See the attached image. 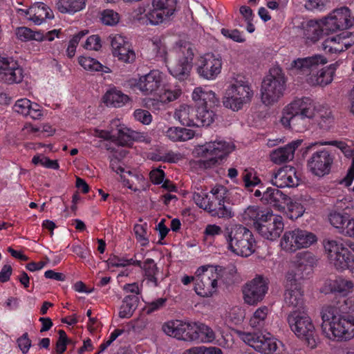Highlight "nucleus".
<instances>
[{"label":"nucleus","mask_w":354,"mask_h":354,"mask_svg":"<svg viewBox=\"0 0 354 354\" xmlns=\"http://www.w3.org/2000/svg\"><path fill=\"white\" fill-rule=\"evenodd\" d=\"M326 63L324 56L315 55L293 60L288 70L291 74L304 76L305 81L310 86H325L332 82L337 69L336 64L319 69Z\"/></svg>","instance_id":"1"},{"label":"nucleus","mask_w":354,"mask_h":354,"mask_svg":"<svg viewBox=\"0 0 354 354\" xmlns=\"http://www.w3.org/2000/svg\"><path fill=\"white\" fill-rule=\"evenodd\" d=\"M308 252H301L297 255V260L293 261L286 276L285 303L292 310H306L302 281L306 277L308 270Z\"/></svg>","instance_id":"2"},{"label":"nucleus","mask_w":354,"mask_h":354,"mask_svg":"<svg viewBox=\"0 0 354 354\" xmlns=\"http://www.w3.org/2000/svg\"><path fill=\"white\" fill-rule=\"evenodd\" d=\"M346 309L328 305L322 310V329L330 339L347 340L354 337V317L344 315Z\"/></svg>","instance_id":"3"},{"label":"nucleus","mask_w":354,"mask_h":354,"mask_svg":"<svg viewBox=\"0 0 354 354\" xmlns=\"http://www.w3.org/2000/svg\"><path fill=\"white\" fill-rule=\"evenodd\" d=\"M314 115V101L309 97L297 98L283 109L280 123L285 128L303 132L309 128Z\"/></svg>","instance_id":"4"},{"label":"nucleus","mask_w":354,"mask_h":354,"mask_svg":"<svg viewBox=\"0 0 354 354\" xmlns=\"http://www.w3.org/2000/svg\"><path fill=\"white\" fill-rule=\"evenodd\" d=\"M158 53L164 57L169 73L179 80H186L190 73L194 56L192 45L186 41L177 42L169 52L164 46L160 48Z\"/></svg>","instance_id":"5"},{"label":"nucleus","mask_w":354,"mask_h":354,"mask_svg":"<svg viewBox=\"0 0 354 354\" xmlns=\"http://www.w3.org/2000/svg\"><path fill=\"white\" fill-rule=\"evenodd\" d=\"M223 236L227 250L236 255L248 257L255 250L256 241L252 232L242 225H226Z\"/></svg>","instance_id":"6"},{"label":"nucleus","mask_w":354,"mask_h":354,"mask_svg":"<svg viewBox=\"0 0 354 354\" xmlns=\"http://www.w3.org/2000/svg\"><path fill=\"white\" fill-rule=\"evenodd\" d=\"M254 95L251 84L245 80L234 78L230 81L222 97L224 107L236 112L249 104Z\"/></svg>","instance_id":"7"},{"label":"nucleus","mask_w":354,"mask_h":354,"mask_svg":"<svg viewBox=\"0 0 354 354\" xmlns=\"http://www.w3.org/2000/svg\"><path fill=\"white\" fill-rule=\"evenodd\" d=\"M234 149L235 145L231 141L217 138L198 146L196 153L201 158L203 166L207 169L222 163Z\"/></svg>","instance_id":"8"},{"label":"nucleus","mask_w":354,"mask_h":354,"mask_svg":"<svg viewBox=\"0 0 354 354\" xmlns=\"http://www.w3.org/2000/svg\"><path fill=\"white\" fill-rule=\"evenodd\" d=\"M328 259L339 271L354 269V256L347 246L354 252V243L348 241L346 245L341 240H327L324 244Z\"/></svg>","instance_id":"9"},{"label":"nucleus","mask_w":354,"mask_h":354,"mask_svg":"<svg viewBox=\"0 0 354 354\" xmlns=\"http://www.w3.org/2000/svg\"><path fill=\"white\" fill-rule=\"evenodd\" d=\"M245 344L261 354H279L286 350L285 344L270 333H246L236 330Z\"/></svg>","instance_id":"10"},{"label":"nucleus","mask_w":354,"mask_h":354,"mask_svg":"<svg viewBox=\"0 0 354 354\" xmlns=\"http://www.w3.org/2000/svg\"><path fill=\"white\" fill-rule=\"evenodd\" d=\"M286 89V78L281 68L272 67L264 78L261 88V98L265 105H272L283 96Z\"/></svg>","instance_id":"11"},{"label":"nucleus","mask_w":354,"mask_h":354,"mask_svg":"<svg viewBox=\"0 0 354 354\" xmlns=\"http://www.w3.org/2000/svg\"><path fill=\"white\" fill-rule=\"evenodd\" d=\"M287 320L291 330L298 338L312 348L316 346L315 328L306 310H292Z\"/></svg>","instance_id":"12"},{"label":"nucleus","mask_w":354,"mask_h":354,"mask_svg":"<svg viewBox=\"0 0 354 354\" xmlns=\"http://www.w3.org/2000/svg\"><path fill=\"white\" fill-rule=\"evenodd\" d=\"M220 267L203 266L196 271L194 290L198 295L203 297L212 296L217 287L218 279L221 277Z\"/></svg>","instance_id":"13"},{"label":"nucleus","mask_w":354,"mask_h":354,"mask_svg":"<svg viewBox=\"0 0 354 354\" xmlns=\"http://www.w3.org/2000/svg\"><path fill=\"white\" fill-rule=\"evenodd\" d=\"M284 229L283 218L271 211L263 212L256 223V230L263 238L269 241H276Z\"/></svg>","instance_id":"14"},{"label":"nucleus","mask_w":354,"mask_h":354,"mask_svg":"<svg viewBox=\"0 0 354 354\" xmlns=\"http://www.w3.org/2000/svg\"><path fill=\"white\" fill-rule=\"evenodd\" d=\"M182 95L180 86L171 84H162L155 97L143 99V106L153 113L165 109L166 106L176 100Z\"/></svg>","instance_id":"15"},{"label":"nucleus","mask_w":354,"mask_h":354,"mask_svg":"<svg viewBox=\"0 0 354 354\" xmlns=\"http://www.w3.org/2000/svg\"><path fill=\"white\" fill-rule=\"evenodd\" d=\"M223 61L218 54L208 53L201 55L196 63V70L200 77L212 81L221 73Z\"/></svg>","instance_id":"16"},{"label":"nucleus","mask_w":354,"mask_h":354,"mask_svg":"<svg viewBox=\"0 0 354 354\" xmlns=\"http://www.w3.org/2000/svg\"><path fill=\"white\" fill-rule=\"evenodd\" d=\"M164 80V74L158 70H151L148 73L132 80L131 86L138 90L143 95L156 96L161 88Z\"/></svg>","instance_id":"17"},{"label":"nucleus","mask_w":354,"mask_h":354,"mask_svg":"<svg viewBox=\"0 0 354 354\" xmlns=\"http://www.w3.org/2000/svg\"><path fill=\"white\" fill-rule=\"evenodd\" d=\"M177 0H152L149 11L151 25H159L169 21L177 10Z\"/></svg>","instance_id":"18"},{"label":"nucleus","mask_w":354,"mask_h":354,"mask_svg":"<svg viewBox=\"0 0 354 354\" xmlns=\"http://www.w3.org/2000/svg\"><path fill=\"white\" fill-rule=\"evenodd\" d=\"M268 289V279L261 275H257L243 287V294L245 302L249 305L257 304L263 300Z\"/></svg>","instance_id":"19"},{"label":"nucleus","mask_w":354,"mask_h":354,"mask_svg":"<svg viewBox=\"0 0 354 354\" xmlns=\"http://www.w3.org/2000/svg\"><path fill=\"white\" fill-rule=\"evenodd\" d=\"M333 156L326 149L316 151L308 160V169L312 174L318 177L328 175L333 163Z\"/></svg>","instance_id":"20"},{"label":"nucleus","mask_w":354,"mask_h":354,"mask_svg":"<svg viewBox=\"0 0 354 354\" xmlns=\"http://www.w3.org/2000/svg\"><path fill=\"white\" fill-rule=\"evenodd\" d=\"M322 21L324 30L331 32L348 28L353 25L350 10L346 7H341L333 10Z\"/></svg>","instance_id":"21"},{"label":"nucleus","mask_w":354,"mask_h":354,"mask_svg":"<svg viewBox=\"0 0 354 354\" xmlns=\"http://www.w3.org/2000/svg\"><path fill=\"white\" fill-rule=\"evenodd\" d=\"M24 78L23 68L11 57L0 55V82L8 84L20 83Z\"/></svg>","instance_id":"22"},{"label":"nucleus","mask_w":354,"mask_h":354,"mask_svg":"<svg viewBox=\"0 0 354 354\" xmlns=\"http://www.w3.org/2000/svg\"><path fill=\"white\" fill-rule=\"evenodd\" d=\"M113 55L118 60L131 63L136 59V54L128 39L123 35L115 34L110 36Z\"/></svg>","instance_id":"23"},{"label":"nucleus","mask_w":354,"mask_h":354,"mask_svg":"<svg viewBox=\"0 0 354 354\" xmlns=\"http://www.w3.org/2000/svg\"><path fill=\"white\" fill-rule=\"evenodd\" d=\"M354 43V33L345 31L341 34L326 39L323 44V49L329 53L344 51Z\"/></svg>","instance_id":"24"},{"label":"nucleus","mask_w":354,"mask_h":354,"mask_svg":"<svg viewBox=\"0 0 354 354\" xmlns=\"http://www.w3.org/2000/svg\"><path fill=\"white\" fill-rule=\"evenodd\" d=\"M354 290V282L342 277H336L334 279L325 281L321 292L325 294L335 293L342 297H346Z\"/></svg>","instance_id":"25"},{"label":"nucleus","mask_w":354,"mask_h":354,"mask_svg":"<svg viewBox=\"0 0 354 354\" xmlns=\"http://www.w3.org/2000/svg\"><path fill=\"white\" fill-rule=\"evenodd\" d=\"M271 182L277 187H294L299 185V178L293 167L285 166L273 174Z\"/></svg>","instance_id":"26"},{"label":"nucleus","mask_w":354,"mask_h":354,"mask_svg":"<svg viewBox=\"0 0 354 354\" xmlns=\"http://www.w3.org/2000/svg\"><path fill=\"white\" fill-rule=\"evenodd\" d=\"M322 21V20L313 19L304 21L296 28L306 43H314L319 40L322 32L325 30Z\"/></svg>","instance_id":"27"},{"label":"nucleus","mask_w":354,"mask_h":354,"mask_svg":"<svg viewBox=\"0 0 354 354\" xmlns=\"http://www.w3.org/2000/svg\"><path fill=\"white\" fill-rule=\"evenodd\" d=\"M192 322L182 320H172L166 322L162 326L164 333L178 339L189 340Z\"/></svg>","instance_id":"28"},{"label":"nucleus","mask_w":354,"mask_h":354,"mask_svg":"<svg viewBox=\"0 0 354 354\" xmlns=\"http://www.w3.org/2000/svg\"><path fill=\"white\" fill-rule=\"evenodd\" d=\"M13 109L16 113L24 117H30L33 120H40L43 116L41 106L27 98L17 100L14 104Z\"/></svg>","instance_id":"29"},{"label":"nucleus","mask_w":354,"mask_h":354,"mask_svg":"<svg viewBox=\"0 0 354 354\" xmlns=\"http://www.w3.org/2000/svg\"><path fill=\"white\" fill-rule=\"evenodd\" d=\"M321 145H333L341 150L346 157H353L351 165L347 171L346 176L340 180L339 183L345 187H349L354 180V147L348 146L344 141L333 140L320 143Z\"/></svg>","instance_id":"30"},{"label":"nucleus","mask_w":354,"mask_h":354,"mask_svg":"<svg viewBox=\"0 0 354 354\" xmlns=\"http://www.w3.org/2000/svg\"><path fill=\"white\" fill-rule=\"evenodd\" d=\"M191 334L188 336L190 341H198L205 344L213 343L216 333L209 326L201 322H192Z\"/></svg>","instance_id":"31"},{"label":"nucleus","mask_w":354,"mask_h":354,"mask_svg":"<svg viewBox=\"0 0 354 354\" xmlns=\"http://www.w3.org/2000/svg\"><path fill=\"white\" fill-rule=\"evenodd\" d=\"M27 19L36 25L41 24L46 19L53 17L51 10L44 3L37 2L30 6L28 10H23Z\"/></svg>","instance_id":"32"},{"label":"nucleus","mask_w":354,"mask_h":354,"mask_svg":"<svg viewBox=\"0 0 354 354\" xmlns=\"http://www.w3.org/2000/svg\"><path fill=\"white\" fill-rule=\"evenodd\" d=\"M192 97L198 107H212L219 102L216 93L207 86L195 88L192 92Z\"/></svg>","instance_id":"33"},{"label":"nucleus","mask_w":354,"mask_h":354,"mask_svg":"<svg viewBox=\"0 0 354 354\" xmlns=\"http://www.w3.org/2000/svg\"><path fill=\"white\" fill-rule=\"evenodd\" d=\"M301 144V140H295L283 147L273 150L270 155V160L275 164H281L292 160L294 153Z\"/></svg>","instance_id":"34"},{"label":"nucleus","mask_w":354,"mask_h":354,"mask_svg":"<svg viewBox=\"0 0 354 354\" xmlns=\"http://www.w3.org/2000/svg\"><path fill=\"white\" fill-rule=\"evenodd\" d=\"M211 199L215 202L216 205V214L220 218L232 217L231 210L225 206L224 200L227 196V189L221 185L214 187L211 191Z\"/></svg>","instance_id":"35"},{"label":"nucleus","mask_w":354,"mask_h":354,"mask_svg":"<svg viewBox=\"0 0 354 354\" xmlns=\"http://www.w3.org/2000/svg\"><path fill=\"white\" fill-rule=\"evenodd\" d=\"M288 200L287 195L274 187H268L261 198V201L263 203L270 205L278 209H284Z\"/></svg>","instance_id":"36"},{"label":"nucleus","mask_w":354,"mask_h":354,"mask_svg":"<svg viewBox=\"0 0 354 354\" xmlns=\"http://www.w3.org/2000/svg\"><path fill=\"white\" fill-rule=\"evenodd\" d=\"M196 114L192 106L182 104L174 111V118L183 126L195 127L200 124L195 122Z\"/></svg>","instance_id":"37"},{"label":"nucleus","mask_w":354,"mask_h":354,"mask_svg":"<svg viewBox=\"0 0 354 354\" xmlns=\"http://www.w3.org/2000/svg\"><path fill=\"white\" fill-rule=\"evenodd\" d=\"M129 97L115 88L109 89L103 96V102L108 106L122 107L129 101Z\"/></svg>","instance_id":"38"},{"label":"nucleus","mask_w":354,"mask_h":354,"mask_svg":"<svg viewBox=\"0 0 354 354\" xmlns=\"http://www.w3.org/2000/svg\"><path fill=\"white\" fill-rule=\"evenodd\" d=\"M314 115V117L312 118L313 122L317 124L322 129H328L334 123V118L331 111L325 107L318 108L315 102Z\"/></svg>","instance_id":"39"},{"label":"nucleus","mask_w":354,"mask_h":354,"mask_svg":"<svg viewBox=\"0 0 354 354\" xmlns=\"http://www.w3.org/2000/svg\"><path fill=\"white\" fill-rule=\"evenodd\" d=\"M270 310L267 306L257 308L249 319V325L254 329L264 328L270 322Z\"/></svg>","instance_id":"40"},{"label":"nucleus","mask_w":354,"mask_h":354,"mask_svg":"<svg viewBox=\"0 0 354 354\" xmlns=\"http://www.w3.org/2000/svg\"><path fill=\"white\" fill-rule=\"evenodd\" d=\"M78 63L87 71H97L104 73H109L111 71L109 67L102 65L98 60L91 57L80 56L78 57Z\"/></svg>","instance_id":"41"},{"label":"nucleus","mask_w":354,"mask_h":354,"mask_svg":"<svg viewBox=\"0 0 354 354\" xmlns=\"http://www.w3.org/2000/svg\"><path fill=\"white\" fill-rule=\"evenodd\" d=\"M297 230L286 231L283 233L280 240L281 248L288 252H294L297 250H299L298 245Z\"/></svg>","instance_id":"42"},{"label":"nucleus","mask_w":354,"mask_h":354,"mask_svg":"<svg viewBox=\"0 0 354 354\" xmlns=\"http://www.w3.org/2000/svg\"><path fill=\"white\" fill-rule=\"evenodd\" d=\"M165 136L174 142H185L194 136V131L185 128L173 127L168 128L165 131Z\"/></svg>","instance_id":"43"},{"label":"nucleus","mask_w":354,"mask_h":354,"mask_svg":"<svg viewBox=\"0 0 354 354\" xmlns=\"http://www.w3.org/2000/svg\"><path fill=\"white\" fill-rule=\"evenodd\" d=\"M56 7L62 13L73 14L85 7V0H57Z\"/></svg>","instance_id":"44"},{"label":"nucleus","mask_w":354,"mask_h":354,"mask_svg":"<svg viewBox=\"0 0 354 354\" xmlns=\"http://www.w3.org/2000/svg\"><path fill=\"white\" fill-rule=\"evenodd\" d=\"M194 203L198 207L209 212L216 210V205L211 197L204 192H194L192 196Z\"/></svg>","instance_id":"45"},{"label":"nucleus","mask_w":354,"mask_h":354,"mask_svg":"<svg viewBox=\"0 0 354 354\" xmlns=\"http://www.w3.org/2000/svg\"><path fill=\"white\" fill-rule=\"evenodd\" d=\"M138 266L143 270L148 282L151 283L153 286H157L158 281L156 274L158 268L154 260L152 259H147L143 263L140 262V266Z\"/></svg>","instance_id":"46"},{"label":"nucleus","mask_w":354,"mask_h":354,"mask_svg":"<svg viewBox=\"0 0 354 354\" xmlns=\"http://www.w3.org/2000/svg\"><path fill=\"white\" fill-rule=\"evenodd\" d=\"M244 317L245 313L243 310L239 307L235 306L230 308V310L225 313L223 317V320L227 326L232 327L241 324Z\"/></svg>","instance_id":"47"},{"label":"nucleus","mask_w":354,"mask_h":354,"mask_svg":"<svg viewBox=\"0 0 354 354\" xmlns=\"http://www.w3.org/2000/svg\"><path fill=\"white\" fill-rule=\"evenodd\" d=\"M138 298L136 296L129 295L124 298L120 308L119 316L121 318H129L131 317L137 307Z\"/></svg>","instance_id":"48"},{"label":"nucleus","mask_w":354,"mask_h":354,"mask_svg":"<svg viewBox=\"0 0 354 354\" xmlns=\"http://www.w3.org/2000/svg\"><path fill=\"white\" fill-rule=\"evenodd\" d=\"M15 35L18 39L21 41H28L35 40L42 41V32L39 31H33L27 27H19L17 28Z\"/></svg>","instance_id":"49"},{"label":"nucleus","mask_w":354,"mask_h":354,"mask_svg":"<svg viewBox=\"0 0 354 354\" xmlns=\"http://www.w3.org/2000/svg\"><path fill=\"white\" fill-rule=\"evenodd\" d=\"M209 106H201L197 109L196 120L202 126L208 127L215 120V113Z\"/></svg>","instance_id":"50"},{"label":"nucleus","mask_w":354,"mask_h":354,"mask_svg":"<svg viewBox=\"0 0 354 354\" xmlns=\"http://www.w3.org/2000/svg\"><path fill=\"white\" fill-rule=\"evenodd\" d=\"M107 266L109 268H124L129 266H140V261L136 260L133 258L127 259L124 257H118L116 255H111L106 261Z\"/></svg>","instance_id":"51"},{"label":"nucleus","mask_w":354,"mask_h":354,"mask_svg":"<svg viewBox=\"0 0 354 354\" xmlns=\"http://www.w3.org/2000/svg\"><path fill=\"white\" fill-rule=\"evenodd\" d=\"M286 206L288 209V217L292 220L301 217L305 212V207L299 201L293 200L289 197L287 203H286Z\"/></svg>","instance_id":"52"},{"label":"nucleus","mask_w":354,"mask_h":354,"mask_svg":"<svg viewBox=\"0 0 354 354\" xmlns=\"http://www.w3.org/2000/svg\"><path fill=\"white\" fill-rule=\"evenodd\" d=\"M296 230L297 239L299 241L298 243L299 250L307 248L316 243L317 237L313 233L299 228H297Z\"/></svg>","instance_id":"53"},{"label":"nucleus","mask_w":354,"mask_h":354,"mask_svg":"<svg viewBox=\"0 0 354 354\" xmlns=\"http://www.w3.org/2000/svg\"><path fill=\"white\" fill-rule=\"evenodd\" d=\"M114 130V138H123L124 137H131L133 131L125 124L122 123L120 119L115 118L110 122L109 130Z\"/></svg>","instance_id":"54"},{"label":"nucleus","mask_w":354,"mask_h":354,"mask_svg":"<svg viewBox=\"0 0 354 354\" xmlns=\"http://www.w3.org/2000/svg\"><path fill=\"white\" fill-rule=\"evenodd\" d=\"M110 166L113 171L120 175V180L123 183L124 186L128 187L135 192L138 190L137 187H134L133 183H131L129 180L126 179L124 174H127V171L125 170V169L120 165L118 160L115 159L111 160Z\"/></svg>","instance_id":"55"},{"label":"nucleus","mask_w":354,"mask_h":354,"mask_svg":"<svg viewBox=\"0 0 354 354\" xmlns=\"http://www.w3.org/2000/svg\"><path fill=\"white\" fill-rule=\"evenodd\" d=\"M242 178L245 187L250 191L261 183V180L257 176L256 171L251 168L245 169L243 171Z\"/></svg>","instance_id":"56"},{"label":"nucleus","mask_w":354,"mask_h":354,"mask_svg":"<svg viewBox=\"0 0 354 354\" xmlns=\"http://www.w3.org/2000/svg\"><path fill=\"white\" fill-rule=\"evenodd\" d=\"M350 215L347 213L333 212L329 214L328 218L331 225L339 232L346 223Z\"/></svg>","instance_id":"57"},{"label":"nucleus","mask_w":354,"mask_h":354,"mask_svg":"<svg viewBox=\"0 0 354 354\" xmlns=\"http://www.w3.org/2000/svg\"><path fill=\"white\" fill-rule=\"evenodd\" d=\"M258 206L252 205L247 207L242 214L243 220L245 222H253L256 228V223L261 217V214Z\"/></svg>","instance_id":"58"},{"label":"nucleus","mask_w":354,"mask_h":354,"mask_svg":"<svg viewBox=\"0 0 354 354\" xmlns=\"http://www.w3.org/2000/svg\"><path fill=\"white\" fill-rule=\"evenodd\" d=\"M133 230L136 239L140 244L142 246H147L149 243L147 232V224H136Z\"/></svg>","instance_id":"59"},{"label":"nucleus","mask_w":354,"mask_h":354,"mask_svg":"<svg viewBox=\"0 0 354 354\" xmlns=\"http://www.w3.org/2000/svg\"><path fill=\"white\" fill-rule=\"evenodd\" d=\"M183 354H223V351L218 347L201 346L187 349Z\"/></svg>","instance_id":"60"},{"label":"nucleus","mask_w":354,"mask_h":354,"mask_svg":"<svg viewBox=\"0 0 354 354\" xmlns=\"http://www.w3.org/2000/svg\"><path fill=\"white\" fill-rule=\"evenodd\" d=\"M101 21L106 26H115L120 21V15L113 10H104L101 12Z\"/></svg>","instance_id":"61"},{"label":"nucleus","mask_w":354,"mask_h":354,"mask_svg":"<svg viewBox=\"0 0 354 354\" xmlns=\"http://www.w3.org/2000/svg\"><path fill=\"white\" fill-rule=\"evenodd\" d=\"M32 162L38 165H40L44 167L57 169L59 168V164L57 160H50L42 154L35 156L32 159Z\"/></svg>","instance_id":"62"},{"label":"nucleus","mask_w":354,"mask_h":354,"mask_svg":"<svg viewBox=\"0 0 354 354\" xmlns=\"http://www.w3.org/2000/svg\"><path fill=\"white\" fill-rule=\"evenodd\" d=\"M133 116L135 120L144 125H149L152 122L151 113L146 109H138L133 111Z\"/></svg>","instance_id":"63"},{"label":"nucleus","mask_w":354,"mask_h":354,"mask_svg":"<svg viewBox=\"0 0 354 354\" xmlns=\"http://www.w3.org/2000/svg\"><path fill=\"white\" fill-rule=\"evenodd\" d=\"M328 3V0H307L305 7L311 11L322 12L326 9Z\"/></svg>","instance_id":"64"}]
</instances>
